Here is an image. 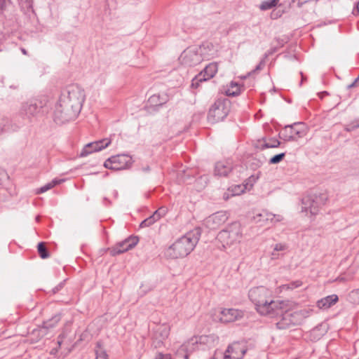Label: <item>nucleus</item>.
<instances>
[{
  "label": "nucleus",
  "instance_id": "13",
  "mask_svg": "<svg viewBox=\"0 0 359 359\" xmlns=\"http://www.w3.org/2000/svg\"><path fill=\"white\" fill-rule=\"evenodd\" d=\"M139 238L136 236H130L124 241L116 243L114 246L108 248V251L110 255L114 257L127 252L137 244Z\"/></svg>",
  "mask_w": 359,
  "mask_h": 359
},
{
  "label": "nucleus",
  "instance_id": "2",
  "mask_svg": "<svg viewBox=\"0 0 359 359\" xmlns=\"http://www.w3.org/2000/svg\"><path fill=\"white\" fill-rule=\"evenodd\" d=\"M248 297L257 311L262 316L271 317L281 315L286 304L283 301H273L271 292L264 286L255 287L248 292Z\"/></svg>",
  "mask_w": 359,
  "mask_h": 359
},
{
  "label": "nucleus",
  "instance_id": "53",
  "mask_svg": "<svg viewBox=\"0 0 359 359\" xmlns=\"http://www.w3.org/2000/svg\"><path fill=\"white\" fill-rule=\"evenodd\" d=\"M257 179H258V177H255L254 175H251V176L248 178V180H249V182H250V183H252V184L253 183H255V182L257 181Z\"/></svg>",
  "mask_w": 359,
  "mask_h": 359
},
{
  "label": "nucleus",
  "instance_id": "31",
  "mask_svg": "<svg viewBox=\"0 0 359 359\" xmlns=\"http://www.w3.org/2000/svg\"><path fill=\"white\" fill-rule=\"evenodd\" d=\"M95 151H98L97 149L95 147L94 142H90L84 146V147L81 151L80 156H87L88 154Z\"/></svg>",
  "mask_w": 359,
  "mask_h": 359
},
{
  "label": "nucleus",
  "instance_id": "22",
  "mask_svg": "<svg viewBox=\"0 0 359 359\" xmlns=\"http://www.w3.org/2000/svg\"><path fill=\"white\" fill-rule=\"evenodd\" d=\"M284 309L283 310V311ZM280 316H283L282 318L276 323V326L280 330H285L290 328L292 325H294L292 320L291 319L292 314L289 313H285L283 314V312Z\"/></svg>",
  "mask_w": 359,
  "mask_h": 359
},
{
  "label": "nucleus",
  "instance_id": "9",
  "mask_svg": "<svg viewBox=\"0 0 359 359\" xmlns=\"http://www.w3.org/2000/svg\"><path fill=\"white\" fill-rule=\"evenodd\" d=\"M170 331V327L167 323H154L149 332L152 346L156 348L163 346Z\"/></svg>",
  "mask_w": 359,
  "mask_h": 359
},
{
  "label": "nucleus",
  "instance_id": "23",
  "mask_svg": "<svg viewBox=\"0 0 359 359\" xmlns=\"http://www.w3.org/2000/svg\"><path fill=\"white\" fill-rule=\"evenodd\" d=\"M194 337L195 339L197 340L198 344H200L214 345L215 343L218 340V337L215 334L201 335Z\"/></svg>",
  "mask_w": 359,
  "mask_h": 359
},
{
  "label": "nucleus",
  "instance_id": "38",
  "mask_svg": "<svg viewBox=\"0 0 359 359\" xmlns=\"http://www.w3.org/2000/svg\"><path fill=\"white\" fill-rule=\"evenodd\" d=\"M156 221L154 219V217L151 215L149 217L144 219L140 224V228H144L151 226L153 224H154Z\"/></svg>",
  "mask_w": 359,
  "mask_h": 359
},
{
  "label": "nucleus",
  "instance_id": "18",
  "mask_svg": "<svg viewBox=\"0 0 359 359\" xmlns=\"http://www.w3.org/2000/svg\"><path fill=\"white\" fill-rule=\"evenodd\" d=\"M233 165L229 161H218L215 163L214 174L218 177H227L233 170Z\"/></svg>",
  "mask_w": 359,
  "mask_h": 359
},
{
  "label": "nucleus",
  "instance_id": "1",
  "mask_svg": "<svg viewBox=\"0 0 359 359\" xmlns=\"http://www.w3.org/2000/svg\"><path fill=\"white\" fill-rule=\"evenodd\" d=\"M85 100L84 90L77 85L65 88L55 104L53 120L57 124H63L74 120L81 112Z\"/></svg>",
  "mask_w": 359,
  "mask_h": 359
},
{
  "label": "nucleus",
  "instance_id": "46",
  "mask_svg": "<svg viewBox=\"0 0 359 359\" xmlns=\"http://www.w3.org/2000/svg\"><path fill=\"white\" fill-rule=\"evenodd\" d=\"M74 340V337L69 336L66 339L65 341L62 344V345L66 346V348H68L69 346H71L72 341Z\"/></svg>",
  "mask_w": 359,
  "mask_h": 359
},
{
  "label": "nucleus",
  "instance_id": "8",
  "mask_svg": "<svg viewBox=\"0 0 359 359\" xmlns=\"http://www.w3.org/2000/svg\"><path fill=\"white\" fill-rule=\"evenodd\" d=\"M327 200V196L325 194H311L304 196L302 199V212H310L311 215H316L319 211V208L325 205Z\"/></svg>",
  "mask_w": 359,
  "mask_h": 359
},
{
  "label": "nucleus",
  "instance_id": "48",
  "mask_svg": "<svg viewBox=\"0 0 359 359\" xmlns=\"http://www.w3.org/2000/svg\"><path fill=\"white\" fill-rule=\"evenodd\" d=\"M65 180L63 179H54L50 183L52 186V187H54L56 185H58L60 184H61L62 182H64Z\"/></svg>",
  "mask_w": 359,
  "mask_h": 359
},
{
  "label": "nucleus",
  "instance_id": "30",
  "mask_svg": "<svg viewBox=\"0 0 359 359\" xmlns=\"http://www.w3.org/2000/svg\"><path fill=\"white\" fill-rule=\"evenodd\" d=\"M37 251L39 257L41 259H47L50 257V253L48 252V248L46 246V243L44 242H40L37 245Z\"/></svg>",
  "mask_w": 359,
  "mask_h": 359
},
{
  "label": "nucleus",
  "instance_id": "61",
  "mask_svg": "<svg viewBox=\"0 0 359 359\" xmlns=\"http://www.w3.org/2000/svg\"><path fill=\"white\" fill-rule=\"evenodd\" d=\"M57 351V348H53V349H52V351H50V354H55Z\"/></svg>",
  "mask_w": 359,
  "mask_h": 359
},
{
  "label": "nucleus",
  "instance_id": "64",
  "mask_svg": "<svg viewBox=\"0 0 359 359\" xmlns=\"http://www.w3.org/2000/svg\"><path fill=\"white\" fill-rule=\"evenodd\" d=\"M323 334H324V332H321V333H320L319 334H317V335H318V337H320V336H323Z\"/></svg>",
  "mask_w": 359,
  "mask_h": 359
},
{
  "label": "nucleus",
  "instance_id": "42",
  "mask_svg": "<svg viewBox=\"0 0 359 359\" xmlns=\"http://www.w3.org/2000/svg\"><path fill=\"white\" fill-rule=\"evenodd\" d=\"M66 280H62L57 285H56L55 287H53L51 290L52 294H55L57 292H59L65 286Z\"/></svg>",
  "mask_w": 359,
  "mask_h": 359
},
{
  "label": "nucleus",
  "instance_id": "10",
  "mask_svg": "<svg viewBox=\"0 0 359 359\" xmlns=\"http://www.w3.org/2000/svg\"><path fill=\"white\" fill-rule=\"evenodd\" d=\"M133 161L128 154H117L108 158L104 163V168L111 170H123L130 168Z\"/></svg>",
  "mask_w": 359,
  "mask_h": 359
},
{
  "label": "nucleus",
  "instance_id": "26",
  "mask_svg": "<svg viewBox=\"0 0 359 359\" xmlns=\"http://www.w3.org/2000/svg\"><path fill=\"white\" fill-rule=\"evenodd\" d=\"M95 359H109L108 354L105 348L103 347L102 341L96 342L95 347Z\"/></svg>",
  "mask_w": 359,
  "mask_h": 359
},
{
  "label": "nucleus",
  "instance_id": "36",
  "mask_svg": "<svg viewBox=\"0 0 359 359\" xmlns=\"http://www.w3.org/2000/svg\"><path fill=\"white\" fill-rule=\"evenodd\" d=\"M281 5L280 4L278 8L273 9L271 14L270 17L273 20H276L279 18H280L283 14L285 13L284 10L280 8Z\"/></svg>",
  "mask_w": 359,
  "mask_h": 359
},
{
  "label": "nucleus",
  "instance_id": "28",
  "mask_svg": "<svg viewBox=\"0 0 359 359\" xmlns=\"http://www.w3.org/2000/svg\"><path fill=\"white\" fill-rule=\"evenodd\" d=\"M168 101V97L163 95L161 97L160 95H153L149 98V102L154 106H162Z\"/></svg>",
  "mask_w": 359,
  "mask_h": 359
},
{
  "label": "nucleus",
  "instance_id": "16",
  "mask_svg": "<svg viewBox=\"0 0 359 359\" xmlns=\"http://www.w3.org/2000/svg\"><path fill=\"white\" fill-rule=\"evenodd\" d=\"M254 220L255 223L259 224L260 226H264L267 225L269 223L280 222L283 220V217L280 215H274L264 210L254 216Z\"/></svg>",
  "mask_w": 359,
  "mask_h": 359
},
{
  "label": "nucleus",
  "instance_id": "7",
  "mask_svg": "<svg viewBox=\"0 0 359 359\" xmlns=\"http://www.w3.org/2000/svg\"><path fill=\"white\" fill-rule=\"evenodd\" d=\"M207 48H208V45L206 47L205 44H203L199 47H189L187 48L180 57L182 64L189 67H194L200 64L205 60V57L203 55Z\"/></svg>",
  "mask_w": 359,
  "mask_h": 359
},
{
  "label": "nucleus",
  "instance_id": "39",
  "mask_svg": "<svg viewBox=\"0 0 359 359\" xmlns=\"http://www.w3.org/2000/svg\"><path fill=\"white\" fill-rule=\"evenodd\" d=\"M183 353L184 359H189V352L185 346H180V347L177 349V354L180 355Z\"/></svg>",
  "mask_w": 359,
  "mask_h": 359
},
{
  "label": "nucleus",
  "instance_id": "15",
  "mask_svg": "<svg viewBox=\"0 0 359 359\" xmlns=\"http://www.w3.org/2000/svg\"><path fill=\"white\" fill-rule=\"evenodd\" d=\"M247 349L243 344L235 341L228 346L224 353V359H242Z\"/></svg>",
  "mask_w": 359,
  "mask_h": 359
},
{
  "label": "nucleus",
  "instance_id": "12",
  "mask_svg": "<svg viewBox=\"0 0 359 359\" xmlns=\"http://www.w3.org/2000/svg\"><path fill=\"white\" fill-rule=\"evenodd\" d=\"M217 71L218 64L217 62L209 63L192 79L191 86L194 88H198L200 83L206 81L213 78L217 74Z\"/></svg>",
  "mask_w": 359,
  "mask_h": 359
},
{
  "label": "nucleus",
  "instance_id": "43",
  "mask_svg": "<svg viewBox=\"0 0 359 359\" xmlns=\"http://www.w3.org/2000/svg\"><path fill=\"white\" fill-rule=\"evenodd\" d=\"M52 188L53 187H52L50 183L49 182V183L46 184V185H44V186L41 187V188H39L37 190L36 193L37 194H42V193H44L46 191H48V190H49V189H50Z\"/></svg>",
  "mask_w": 359,
  "mask_h": 359
},
{
  "label": "nucleus",
  "instance_id": "29",
  "mask_svg": "<svg viewBox=\"0 0 359 359\" xmlns=\"http://www.w3.org/2000/svg\"><path fill=\"white\" fill-rule=\"evenodd\" d=\"M225 93L227 96L230 97H236L241 94L240 87L238 86V83L233 81H231L230 83V88H228Z\"/></svg>",
  "mask_w": 359,
  "mask_h": 359
},
{
  "label": "nucleus",
  "instance_id": "62",
  "mask_svg": "<svg viewBox=\"0 0 359 359\" xmlns=\"http://www.w3.org/2000/svg\"><path fill=\"white\" fill-rule=\"evenodd\" d=\"M176 355L178 358H183V353H181L180 355L177 354V351L176 352Z\"/></svg>",
  "mask_w": 359,
  "mask_h": 359
},
{
  "label": "nucleus",
  "instance_id": "11",
  "mask_svg": "<svg viewBox=\"0 0 359 359\" xmlns=\"http://www.w3.org/2000/svg\"><path fill=\"white\" fill-rule=\"evenodd\" d=\"M306 135L304 124L301 122L285 126L278 137L285 142L297 141Z\"/></svg>",
  "mask_w": 359,
  "mask_h": 359
},
{
  "label": "nucleus",
  "instance_id": "14",
  "mask_svg": "<svg viewBox=\"0 0 359 359\" xmlns=\"http://www.w3.org/2000/svg\"><path fill=\"white\" fill-rule=\"evenodd\" d=\"M229 219V214L226 211H218L208 217L205 225L210 229H216L224 224Z\"/></svg>",
  "mask_w": 359,
  "mask_h": 359
},
{
  "label": "nucleus",
  "instance_id": "17",
  "mask_svg": "<svg viewBox=\"0 0 359 359\" xmlns=\"http://www.w3.org/2000/svg\"><path fill=\"white\" fill-rule=\"evenodd\" d=\"M21 126L22 124L17 123L15 118H9L4 116H0V135L2 133L16 132Z\"/></svg>",
  "mask_w": 359,
  "mask_h": 359
},
{
  "label": "nucleus",
  "instance_id": "45",
  "mask_svg": "<svg viewBox=\"0 0 359 359\" xmlns=\"http://www.w3.org/2000/svg\"><path fill=\"white\" fill-rule=\"evenodd\" d=\"M22 6L29 9L32 8V0H20Z\"/></svg>",
  "mask_w": 359,
  "mask_h": 359
},
{
  "label": "nucleus",
  "instance_id": "59",
  "mask_svg": "<svg viewBox=\"0 0 359 359\" xmlns=\"http://www.w3.org/2000/svg\"><path fill=\"white\" fill-rule=\"evenodd\" d=\"M142 171L144 172H149L150 171V167L149 165H146L142 168Z\"/></svg>",
  "mask_w": 359,
  "mask_h": 359
},
{
  "label": "nucleus",
  "instance_id": "27",
  "mask_svg": "<svg viewBox=\"0 0 359 359\" xmlns=\"http://www.w3.org/2000/svg\"><path fill=\"white\" fill-rule=\"evenodd\" d=\"M61 320V313H57L51 318L44 321L42 324L43 327L48 331V330L55 327L57 323Z\"/></svg>",
  "mask_w": 359,
  "mask_h": 359
},
{
  "label": "nucleus",
  "instance_id": "40",
  "mask_svg": "<svg viewBox=\"0 0 359 359\" xmlns=\"http://www.w3.org/2000/svg\"><path fill=\"white\" fill-rule=\"evenodd\" d=\"M302 285V281L296 280V281L291 282V283H290L287 285H284L283 287H287V289H292H292L299 287Z\"/></svg>",
  "mask_w": 359,
  "mask_h": 359
},
{
  "label": "nucleus",
  "instance_id": "41",
  "mask_svg": "<svg viewBox=\"0 0 359 359\" xmlns=\"http://www.w3.org/2000/svg\"><path fill=\"white\" fill-rule=\"evenodd\" d=\"M264 58L256 66L255 69L248 73L246 76H244L243 79H247L248 76L254 74L255 72L262 69V66L264 65Z\"/></svg>",
  "mask_w": 359,
  "mask_h": 359
},
{
  "label": "nucleus",
  "instance_id": "57",
  "mask_svg": "<svg viewBox=\"0 0 359 359\" xmlns=\"http://www.w3.org/2000/svg\"><path fill=\"white\" fill-rule=\"evenodd\" d=\"M320 328L319 327H316L313 328L311 331L312 334H317V332L320 330Z\"/></svg>",
  "mask_w": 359,
  "mask_h": 359
},
{
  "label": "nucleus",
  "instance_id": "33",
  "mask_svg": "<svg viewBox=\"0 0 359 359\" xmlns=\"http://www.w3.org/2000/svg\"><path fill=\"white\" fill-rule=\"evenodd\" d=\"M111 140L109 138H104L94 142L95 147L97 149V151H101L107 148L111 144Z\"/></svg>",
  "mask_w": 359,
  "mask_h": 359
},
{
  "label": "nucleus",
  "instance_id": "47",
  "mask_svg": "<svg viewBox=\"0 0 359 359\" xmlns=\"http://www.w3.org/2000/svg\"><path fill=\"white\" fill-rule=\"evenodd\" d=\"M278 48L279 47H273V48H271L270 50H269L267 51V53H266L264 55V59H266L268 56H269V55L273 54L274 53H276V51H278Z\"/></svg>",
  "mask_w": 359,
  "mask_h": 359
},
{
  "label": "nucleus",
  "instance_id": "54",
  "mask_svg": "<svg viewBox=\"0 0 359 359\" xmlns=\"http://www.w3.org/2000/svg\"><path fill=\"white\" fill-rule=\"evenodd\" d=\"M156 211L158 212V215H160L161 217H163L165 215V210L163 208H161L158 209Z\"/></svg>",
  "mask_w": 359,
  "mask_h": 359
},
{
  "label": "nucleus",
  "instance_id": "37",
  "mask_svg": "<svg viewBox=\"0 0 359 359\" xmlns=\"http://www.w3.org/2000/svg\"><path fill=\"white\" fill-rule=\"evenodd\" d=\"M359 128V119L354 120L345 126L344 130L347 132H351Z\"/></svg>",
  "mask_w": 359,
  "mask_h": 359
},
{
  "label": "nucleus",
  "instance_id": "55",
  "mask_svg": "<svg viewBox=\"0 0 359 359\" xmlns=\"http://www.w3.org/2000/svg\"><path fill=\"white\" fill-rule=\"evenodd\" d=\"M8 0H0V8L3 9Z\"/></svg>",
  "mask_w": 359,
  "mask_h": 359
},
{
  "label": "nucleus",
  "instance_id": "24",
  "mask_svg": "<svg viewBox=\"0 0 359 359\" xmlns=\"http://www.w3.org/2000/svg\"><path fill=\"white\" fill-rule=\"evenodd\" d=\"M48 334L47 330L43 327V325L38 327L36 329H34L31 333V340L33 342H37L41 339L44 337Z\"/></svg>",
  "mask_w": 359,
  "mask_h": 359
},
{
  "label": "nucleus",
  "instance_id": "6",
  "mask_svg": "<svg viewBox=\"0 0 359 359\" xmlns=\"http://www.w3.org/2000/svg\"><path fill=\"white\" fill-rule=\"evenodd\" d=\"M241 237V224L238 222H232L224 229L220 231L217 235V239L222 243L223 246L231 245L240 242Z\"/></svg>",
  "mask_w": 359,
  "mask_h": 359
},
{
  "label": "nucleus",
  "instance_id": "44",
  "mask_svg": "<svg viewBox=\"0 0 359 359\" xmlns=\"http://www.w3.org/2000/svg\"><path fill=\"white\" fill-rule=\"evenodd\" d=\"M287 248V246L286 244L284 243H277L274 246V251H283L285 250Z\"/></svg>",
  "mask_w": 359,
  "mask_h": 359
},
{
  "label": "nucleus",
  "instance_id": "32",
  "mask_svg": "<svg viewBox=\"0 0 359 359\" xmlns=\"http://www.w3.org/2000/svg\"><path fill=\"white\" fill-rule=\"evenodd\" d=\"M280 0H266L261 3L259 9L262 11H266L276 7Z\"/></svg>",
  "mask_w": 359,
  "mask_h": 359
},
{
  "label": "nucleus",
  "instance_id": "60",
  "mask_svg": "<svg viewBox=\"0 0 359 359\" xmlns=\"http://www.w3.org/2000/svg\"><path fill=\"white\" fill-rule=\"evenodd\" d=\"M301 75H302V81H301L300 85H302V82L306 79V78L303 75L302 72H301Z\"/></svg>",
  "mask_w": 359,
  "mask_h": 359
},
{
  "label": "nucleus",
  "instance_id": "35",
  "mask_svg": "<svg viewBox=\"0 0 359 359\" xmlns=\"http://www.w3.org/2000/svg\"><path fill=\"white\" fill-rule=\"evenodd\" d=\"M285 156V152L280 153L274 155L269 159V164H278L282 161Z\"/></svg>",
  "mask_w": 359,
  "mask_h": 359
},
{
  "label": "nucleus",
  "instance_id": "56",
  "mask_svg": "<svg viewBox=\"0 0 359 359\" xmlns=\"http://www.w3.org/2000/svg\"><path fill=\"white\" fill-rule=\"evenodd\" d=\"M277 251H273L271 253V259H277L278 257V254Z\"/></svg>",
  "mask_w": 359,
  "mask_h": 359
},
{
  "label": "nucleus",
  "instance_id": "63",
  "mask_svg": "<svg viewBox=\"0 0 359 359\" xmlns=\"http://www.w3.org/2000/svg\"><path fill=\"white\" fill-rule=\"evenodd\" d=\"M356 9H357V12H358V13L359 14V1H358V4H357Z\"/></svg>",
  "mask_w": 359,
  "mask_h": 359
},
{
  "label": "nucleus",
  "instance_id": "19",
  "mask_svg": "<svg viewBox=\"0 0 359 359\" xmlns=\"http://www.w3.org/2000/svg\"><path fill=\"white\" fill-rule=\"evenodd\" d=\"M240 316V311L234 309H224L220 313L219 320L227 323L233 322Z\"/></svg>",
  "mask_w": 359,
  "mask_h": 359
},
{
  "label": "nucleus",
  "instance_id": "4",
  "mask_svg": "<svg viewBox=\"0 0 359 359\" xmlns=\"http://www.w3.org/2000/svg\"><path fill=\"white\" fill-rule=\"evenodd\" d=\"M46 97L32 99L22 104L20 115L23 118L32 122L33 119H38L48 113L49 107Z\"/></svg>",
  "mask_w": 359,
  "mask_h": 359
},
{
  "label": "nucleus",
  "instance_id": "3",
  "mask_svg": "<svg viewBox=\"0 0 359 359\" xmlns=\"http://www.w3.org/2000/svg\"><path fill=\"white\" fill-rule=\"evenodd\" d=\"M201 236V229L196 227L178 238L165 251V255L170 259L183 258L189 255L197 245Z\"/></svg>",
  "mask_w": 359,
  "mask_h": 359
},
{
  "label": "nucleus",
  "instance_id": "52",
  "mask_svg": "<svg viewBox=\"0 0 359 359\" xmlns=\"http://www.w3.org/2000/svg\"><path fill=\"white\" fill-rule=\"evenodd\" d=\"M152 216L154 217V219L157 222L158 219H160L161 218V217L160 216V215H158V211H155Z\"/></svg>",
  "mask_w": 359,
  "mask_h": 359
},
{
  "label": "nucleus",
  "instance_id": "5",
  "mask_svg": "<svg viewBox=\"0 0 359 359\" xmlns=\"http://www.w3.org/2000/svg\"><path fill=\"white\" fill-rule=\"evenodd\" d=\"M231 109V102L227 98H218L212 104L208 114V121L211 123L222 121L228 116Z\"/></svg>",
  "mask_w": 359,
  "mask_h": 359
},
{
  "label": "nucleus",
  "instance_id": "50",
  "mask_svg": "<svg viewBox=\"0 0 359 359\" xmlns=\"http://www.w3.org/2000/svg\"><path fill=\"white\" fill-rule=\"evenodd\" d=\"M155 359H170V355L168 354L164 355L159 353L155 358Z\"/></svg>",
  "mask_w": 359,
  "mask_h": 359
},
{
  "label": "nucleus",
  "instance_id": "20",
  "mask_svg": "<svg viewBox=\"0 0 359 359\" xmlns=\"http://www.w3.org/2000/svg\"><path fill=\"white\" fill-rule=\"evenodd\" d=\"M281 144V142L273 137L269 138V142H267V139L266 137H263L257 141V147L261 150H264L269 148H277Z\"/></svg>",
  "mask_w": 359,
  "mask_h": 359
},
{
  "label": "nucleus",
  "instance_id": "51",
  "mask_svg": "<svg viewBox=\"0 0 359 359\" xmlns=\"http://www.w3.org/2000/svg\"><path fill=\"white\" fill-rule=\"evenodd\" d=\"M276 41H277L279 47H283L285 43L283 39H280V38H276Z\"/></svg>",
  "mask_w": 359,
  "mask_h": 359
},
{
  "label": "nucleus",
  "instance_id": "58",
  "mask_svg": "<svg viewBox=\"0 0 359 359\" xmlns=\"http://www.w3.org/2000/svg\"><path fill=\"white\" fill-rule=\"evenodd\" d=\"M329 93L327 92V91H323L321 93H320L318 95H319V97L320 99H323V97L325 96V95H327Z\"/></svg>",
  "mask_w": 359,
  "mask_h": 359
},
{
  "label": "nucleus",
  "instance_id": "25",
  "mask_svg": "<svg viewBox=\"0 0 359 359\" xmlns=\"http://www.w3.org/2000/svg\"><path fill=\"white\" fill-rule=\"evenodd\" d=\"M70 325L71 323L67 322L62 328L61 333L58 335L57 343L59 348L62 346V344L65 341V339L69 336L71 332Z\"/></svg>",
  "mask_w": 359,
  "mask_h": 359
},
{
  "label": "nucleus",
  "instance_id": "21",
  "mask_svg": "<svg viewBox=\"0 0 359 359\" xmlns=\"http://www.w3.org/2000/svg\"><path fill=\"white\" fill-rule=\"evenodd\" d=\"M339 300L337 294L328 295L317 302V306L320 309H327L335 304Z\"/></svg>",
  "mask_w": 359,
  "mask_h": 359
},
{
  "label": "nucleus",
  "instance_id": "49",
  "mask_svg": "<svg viewBox=\"0 0 359 359\" xmlns=\"http://www.w3.org/2000/svg\"><path fill=\"white\" fill-rule=\"evenodd\" d=\"M359 86V76L350 84L348 86V88H352L355 86Z\"/></svg>",
  "mask_w": 359,
  "mask_h": 359
},
{
  "label": "nucleus",
  "instance_id": "34",
  "mask_svg": "<svg viewBox=\"0 0 359 359\" xmlns=\"http://www.w3.org/2000/svg\"><path fill=\"white\" fill-rule=\"evenodd\" d=\"M197 340L195 339V337L191 338L187 342L183 344L182 346H185L188 349L189 354H191L196 349V346L198 345Z\"/></svg>",
  "mask_w": 359,
  "mask_h": 359
}]
</instances>
